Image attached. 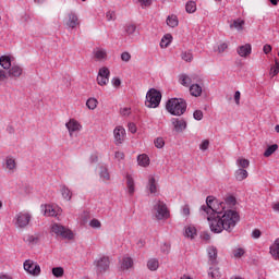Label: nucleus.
I'll return each instance as SVG.
<instances>
[{"instance_id": "09e8293b", "label": "nucleus", "mask_w": 279, "mask_h": 279, "mask_svg": "<svg viewBox=\"0 0 279 279\" xmlns=\"http://www.w3.org/2000/svg\"><path fill=\"white\" fill-rule=\"evenodd\" d=\"M154 145H155V147H157V149H162V147H165V138H162V137H157V138L154 141Z\"/></svg>"}, {"instance_id": "4c0bfd02", "label": "nucleus", "mask_w": 279, "mask_h": 279, "mask_svg": "<svg viewBox=\"0 0 279 279\" xmlns=\"http://www.w3.org/2000/svg\"><path fill=\"white\" fill-rule=\"evenodd\" d=\"M276 151H278V144H272L266 148V150L264 151V157L269 158V156H272L274 154H276Z\"/></svg>"}, {"instance_id": "603ef678", "label": "nucleus", "mask_w": 279, "mask_h": 279, "mask_svg": "<svg viewBox=\"0 0 279 279\" xmlns=\"http://www.w3.org/2000/svg\"><path fill=\"white\" fill-rule=\"evenodd\" d=\"M106 19L107 21H117V13H114V11H108L106 13Z\"/></svg>"}, {"instance_id": "a19ab883", "label": "nucleus", "mask_w": 279, "mask_h": 279, "mask_svg": "<svg viewBox=\"0 0 279 279\" xmlns=\"http://www.w3.org/2000/svg\"><path fill=\"white\" fill-rule=\"evenodd\" d=\"M235 165L239 169H247V167H250V160L245 158H238Z\"/></svg>"}, {"instance_id": "8fccbe9b", "label": "nucleus", "mask_w": 279, "mask_h": 279, "mask_svg": "<svg viewBox=\"0 0 279 279\" xmlns=\"http://www.w3.org/2000/svg\"><path fill=\"white\" fill-rule=\"evenodd\" d=\"M193 117L195 121H202L204 119V112L202 110H195Z\"/></svg>"}, {"instance_id": "a18cd8bd", "label": "nucleus", "mask_w": 279, "mask_h": 279, "mask_svg": "<svg viewBox=\"0 0 279 279\" xmlns=\"http://www.w3.org/2000/svg\"><path fill=\"white\" fill-rule=\"evenodd\" d=\"M89 226L94 229V230H100L101 228V221H99V219L97 218H93L89 221Z\"/></svg>"}, {"instance_id": "5fc2aeb1", "label": "nucleus", "mask_w": 279, "mask_h": 279, "mask_svg": "<svg viewBox=\"0 0 279 279\" xmlns=\"http://www.w3.org/2000/svg\"><path fill=\"white\" fill-rule=\"evenodd\" d=\"M27 243H29L31 245H36V243H38L39 239L36 235H28L26 239Z\"/></svg>"}, {"instance_id": "2eb2a0df", "label": "nucleus", "mask_w": 279, "mask_h": 279, "mask_svg": "<svg viewBox=\"0 0 279 279\" xmlns=\"http://www.w3.org/2000/svg\"><path fill=\"white\" fill-rule=\"evenodd\" d=\"M208 255V265H217L219 262L217 260L218 251L215 246L207 247Z\"/></svg>"}, {"instance_id": "f704fd0d", "label": "nucleus", "mask_w": 279, "mask_h": 279, "mask_svg": "<svg viewBox=\"0 0 279 279\" xmlns=\"http://www.w3.org/2000/svg\"><path fill=\"white\" fill-rule=\"evenodd\" d=\"M166 23L168 27L173 28V27H178L180 22L178 21V16L172 14V15H168Z\"/></svg>"}, {"instance_id": "473e14b6", "label": "nucleus", "mask_w": 279, "mask_h": 279, "mask_svg": "<svg viewBox=\"0 0 279 279\" xmlns=\"http://www.w3.org/2000/svg\"><path fill=\"white\" fill-rule=\"evenodd\" d=\"M94 58H96V60H106V58H108V53L106 52V49L97 48L94 50Z\"/></svg>"}, {"instance_id": "49530a36", "label": "nucleus", "mask_w": 279, "mask_h": 279, "mask_svg": "<svg viewBox=\"0 0 279 279\" xmlns=\"http://www.w3.org/2000/svg\"><path fill=\"white\" fill-rule=\"evenodd\" d=\"M278 73H279V62H278V59H276L274 66H271L270 69V75H272V77H276Z\"/></svg>"}, {"instance_id": "2f4dec72", "label": "nucleus", "mask_w": 279, "mask_h": 279, "mask_svg": "<svg viewBox=\"0 0 279 279\" xmlns=\"http://www.w3.org/2000/svg\"><path fill=\"white\" fill-rule=\"evenodd\" d=\"M185 12H187V14H195V12H197V3L193 0L187 1Z\"/></svg>"}, {"instance_id": "7c9ffc66", "label": "nucleus", "mask_w": 279, "mask_h": 279, "mask_svg": "<svg viewBox=\"0 0 279 279\" xmlns=\"http://www.w3.org/2000/svg\"><path fill=\"white\" fill-rule=\"evenodd\" d=\"M137 165L140 167H149V156H147V154L138 155Z\"/></svg>"}, {"instance_id": "4468645a", "label": "nucleus", "mask_w": 279, "mask_h": 279, "mask_svg": "<svg viewBox=\"0 0 279 279\" xmlns=\"http://www.w3.org/2000/svg\"><path fill=\"white\" fill-rule=\"evenodd\" d=\"M65 25L68 29H75L77 25H80V19L77 17V14L71 12L68 14V19L65 21Z\"/></svg>"}, {"instance_id": "6e6d98bb", "label": "nucleus", "mask_w": 279, "mask_h": 279, "mask_svg": "<svg viewBox=\"0 0 279 279\" xmlns=\"http://www.w3.org/2000/svg\"><path fill=\"white\" fill-rule=\"evenodd\" d=\"M243 254H245V250H243L242 247L235 248V250L233 251V256H234L235 258H241V256H243Z\"/></svg>"}, {"instance_id": "3c124183", "label": "nucleus", "mask_w": 279, "mask_h": 279, "mask_svg": "<svg viewBox=\"0 0 279 279\" xmlns=\"http://www.w3.org/2000/svg\"><path fill=\"white\" fill-rule=\"evenodd\" d=\"M208 147H210V141L208 140H204L201 145H199V149L202 151H206L208 149Z\"/></svg>"}, {"instance_id": "7ed1b4c3", "label": "nucleus", "mask_w": 279, "mask_h": 279, "mask_svg": "<svg viewBox=\"0 0 279 279\" xmlns=\"http://www.w3.org/2000/svg\"><path fill=\"white\" fill-rule=\"evenodd\" d=\"M32 221V213L23 210L17 213L13 218V223L19 230H25Z\"/></svg>"}, {"instance_id": "f8f14e48", "label": "nucleus", "mask_w": 279, "mask_h": 279, "mask_svg": "<svg viewBox=\"0 0 279 279\" xmlns=\"http://www.w3.org/2000/svg\"><path fill=\"white\" fill-rule=\"evenodd\" d=\"M113 136L116 145L123 144V141H125V129L123 126H117L113 130Z\"/></svg>"}, {"instance_id": "9b49d317", "label": "nucleus", "mask_w": 279, "mask_h": 279, "mask_svg": "<svg viewBox=\"0 0 279 279\" xmlns=\"http://www.w3.org/2000/svg\"><path fill=\"white\" fill-rule=\"evenodd\" d=\"M95 266L99 274H102V271H108V269L110 268V258L102 256L99 259L95 260Z\"/></svg>"}, {"instance_id": "f3484780", "label": "nucleus", "mask_w": 279, "mask_h": 279, "mask_svg": "<svg viewBox=\"0 0 279 279\" xmlns=\"http://www.w3.org/2000/svg\"><path fill=\"white\" fill-rule=\"evenodd\" d=\"M137 34H138V32L136 31V25L126 24L124 26V36H126V38H130L131 40H134L136 38Z\"/></svg>"}, {"instance_id": "338daca9", "label": "nucleus", "mask_w": 279, "mask_h": 279, "mask_svg": "<svg viewBox=\"0 0 279 279\" xmlns=\"http://www.w3.org/2000/svg\"><path fill=\"white\" fill-rule=\"evenodd\" d=\"M129 131L131 132V134H136V124L129 123Z\"/></svg>"}, {"instance_id": "69168bd1", "label": "nucleus", "mask_w": 279, "mask_h": 279, "mask_svg": "<svg viewBox=\"0 0 279 279\" xmlns=\"http://www.w3.org/2000/svg\"><path fill=\"white\" fill-rule=\"evenodd\" d=\"M120 112H121V114H122L123 117H129V114H130V108L124 107V108H122V109L120 110Z\"/></svg>"}, {"instance_id": "423d86ee", "label": "nucleus", "mask_w": 279, "mask_h": 279, "mask_svg": "<svg viewBox=\"0 0 279 279\" xmlns=\"http://www.w3.org/2000/svg\"><path fill=\"white\" fill-rule=\"evenodd\" d=\"M154 213H155V218L158 221L169 219L170 217L169 208H167V204H165V202L162 201L156 202V204L154 205Z\"/></svg>"}, {"instance_id": "412c9836", "label": "nucleus", "mask_w": 279, "mask_h": 279, "mask_svg": "<svg viewBox=\"0 0 279 279\" xmlns=\"http://www.w3.org/2000/svg\"><path fill=\"white\" fill-rule=\"evenodd\" d=\"M120 267L123 271L132 269L134 267V259L130 256H124L120 262Z\"/></svg>"}, {"instance_id": "c9c22d12", "label": "nucleus", "mask_w": 279, "mask_h": 279, "mask_svg": "<svg viewBox=\"0 0 279 279\" xmlns=\"http://www.w3.org/2000/svg\"><path fill=\"white\" fill-rule=\"evenodd\" d=\"M147 267H148L149 271H157L158 267H160V263L158 262L157 258H150L147 262Z\"/></svg>"}, {"instance_id": "79ce46f5", "label": "nucleus", "mask_w": 279, "mask_h": 279, "mask_svg": "<svg viewBox=\"0 0 279 279\" xmlns=\"http://www.w3.org/2000/svg\"><path fill=\"white\" fill-rule=\"evenodd\" d=\"M99 101L96 98H88L86 101V107L88 110H95Z\"/></svg>"}, {"instance_id": "39448f33", "label": "nucleus", "mask_w": 279, "mask_h": 279, "mask_svg": "<svg viewBox=\"0 0 279 279\" xmlns=\"http://www.w3.org/2000/svg\"><path fill=\"white\" fill-rule=\"evenodd\" d=\"M162 100V94L156 88H151L146 94V108H158L160 101Z\"/></svg>"}, {"instance_id": "de8ad7c7", "label": "nucleus", "mask_w": 279, "mask_h": 279, "mask_svg": "<svg viewBox=\"0 0 279 279\" xmlns=\"http://www.w3.org/2000/svg\"><path fill=\"white\" fill-rule=\"evenodd\" d=\"M228 49V44L227 43H220L218 44L217 48H215V51L217 53H223Z\"/></svg>"}, {"instance_id": "20e7f679", "label": "nucleus", "mask_w": 279, "mask_h": 279, "mask_svg": "<svg viewBox=\"0 0 279 279\" xmlns=\"http://www.w3.org/2000/svg\"><path fill=\"white\" fill-rule=\"evenodd\" d=\"M50 234H52V236H60L61 239H68L69 241L73 240L74 234L73 231H71V229L60 225V223H52L50 227Z\"/></svg>"}, {"instance_id": "0e129e2a", "label": "nucleus", "mask_w": 279, "mask_h": 279, "mask_svg": "<svg viewBox=\"0 0 279 279\" xmlns=\"http://www.w3.org/2000/svg\"><path fill=\"white\" fill-rule=\"evenodd\" d=\"M263 51H264V53H271V45H269V44H266V45H264V47H263Z\"/></svg>"}, {"instance_id": "a211bd4d", "label": "nucleus", "mask_w": 279, "mask_h": 279, "mask_svg": "<svg viewBox=\"0 0 279 279\" xmlns=\"http://www.w3.org/2000/svg\"><path fill=\"white\" fill-rule=\"evenodd\" d=\"M126 191L131 196L134 195L136 191L134 177L130 173L126 174Z\"/></svg>"}, {"instance_id": "1a4fd4ad", "label": "nucleus", "mask_w": 279, "mask_h": 279, "mask_svg": "<svg viewBox=\"0 0 279 279\" xmlns=\"http://www.w3.org/2000/svg\"><path fill=\"white\" fill-rule=\"evenodd\" d=\"M24 269L31 276H38L40 274V265H38L37 263H35L32 259H26L24 262Z\"/></svg>"}, {"instance_id": "393cba45", "label": "nucleus", "mask_w": 279, "mask_h": 279, "mask_svg": "<svg viewBox=\"0 0 279 279\" xmlns=\"http://www.w3.org/2000/svg\"><path fill=\"white\" fill-rule=\"evenodd\" d=\"M12 57L10 56H1L0 57V66L4 69L5 71L10 70L12 68Z\"/></svg>"}, {"instance_id": "bf43d9fd", "label": "nucleus", "mask_w": 279, "mask_h": 279, "mask_svg": "<svg viewBox=\"0 0 279 279\" xmlns=\"http://www.w3.org/2000/svg\"><path fill=\"white\" fill-rule=\"evenodd\" d=\"M153 1L154 0H138L142 8H149V5H151Z\"/></svg>"}, {"instance_id": "c03bdc74", "label": "nucleus", "mask_w": 279, "mask_h": 279, "mask_svg": "<svg viewBox=\"0 0 279 279\" xmlns=\"http://www.w3.org/2000/svg\"><path fill=\"white\" fill-rule=\"evenodd\" d=\"M52 275L54 276V278H62V276H64V268L62 267L52 268Z\"/></svg>"}, {"instance_id": "9d476101", "label": "nucleus", "mask_w": 279, "mask_h": 279, "mask_svg": "<svg viewBox=\"0 0 279 279\" xmlns=\"http://www.w3.org/2000/svg\"><path fill=\"white\" fill-rule=\"evenodd\" d=\"M171 124L173 126L174 132H177L178 134H182V132H184V130H186L187 128L186 120L182 118H172Z\"/></svg>"}, {"instance_id": "ea45409f", "label": "nucleus", "mask_w": 279, "mask_h": 279, "mask_svg": "<svg viewBox=\"0 0 279 279\" xmlns=\"http://www.w3.org/2000/svg\"><path fill=\"white\" fill-rule=\"evenodd\" d=\"M5 169L13 171L16 169V161L12 157H7L5 159Z\"/></svg>"}, {"instance_id": "37998d69", "label": "nucleus", "mask_w": 279, "mask_h": 279, "mask_svg": "<svg viewBox=\"0 0 279 279\" xmlns=\"http://www.w3.org/2000/svg\"><path fill=\"white\" fill-rule=\"evenodd\" d=\"M181 60H184V62H193V52H191V50L183 51L181 53Z\"/></svg>"}, {"instance_id": "c85d7f7f", "label": "nucleus", "mask_w": 279, "mask_h": 279, "mask_svg": "<svg viewBox=\"0 0 279 279\" xmlns=\"http://www.w3.org/2000/svg\"><path fill=\"white\" fill-rule=\"evenodd\" d=\"M247 170L243 169V168H239L235 172H234V177L235 180H238V182H243V180L247 179Z\"/></svg>"}, {"instance_id": "0eeeda50", "label": "nucleus", "mask_w": 279, "mask_h": 279, "mask_svg": "<svg viewBox=\"0 0 279 279\" xmlns=\"http://www.w3.org/2000/svg\"><path fill=\"white\" fill-rule=\"evenodd\" d=\"M40 208L45 217H57V219H60V215H62V208L56 205H41Z\"/></svg>"}, {"instance_id": "680f3d73", "label": "nucleus", "mask_w": 279, "mask_h": 279, "mask_svg": "<svg viewBox=\"0 0 279 279\" xmlns=\"http://www.w3.org/2000/svg\"><path fill=\"white\" fill-rule=\"evenodd\" d=\"M234 101H235L236 106H239V104H241V92L236 90L234 93Z\"/></svg>"}, {"instance_id": "bb28decb", "label": "nucleus", "mask_w": 279, "mask_h": 279, "mask_svg": "<svg viewBox=\"0 0 279 279\" xmlns=\"http://www.w3.org/2000/svg\"><path fill=\"white\" fill-rule=\"evenodd\" d=\"M207 276L210 279H220L221 278V270L219 267H209L207 270Z\"/></svg>"}, {"instance_id": "cd10ccee", "label": "nucleus", "mask_w": 279, "mask_h": 279, "mask_svg": "<svg viewBox=\"0 0 279 279\" xmlns=\"http://www.w3.org/2000/svg\"><path fill=\"white\" fill-rule=\"evenodd\" d=\"M19 21H20V25L25 27V29H29V25L32 23V16H29V14L27 13L22 14Z\"/></svg>"}, {"instance_id": "72a5a7b5", "label": "nucleus", "mask_w": 279, "mask_h": 279, "mask_svg": "<svg viewBox=\"0 0 279 279\" xmlns=\"http://www.w3.org/2000/svg\"><path fill=\"white\" fill-rule=\"evenodd\" d=\"M172 40H173V36H171V34H166L160 41L161 49H167V47L171 45Z\"/></svg>"}, {"instance_id": "ddd939ff", "label": "nucleus", "mask_w": 279, "mask_h": 279, "mask_svg": "<svg viewBox=\"0 0 279 279\" xmlns=\"http://www.w3.org/2000/svg\"><path fill=\"white\" fill-rule=\"evenodd\" d=\"M65 128L69 131L70 136H73L74 132H80L82 130V124L75 119H70L69 122L65 123Z\"/></svg>"}, {"instance_id": "4be33fe9", "label": "nucleus", "mask_w": 279, "mask_h": 279, "mask_svg": "<svg viewBox=\"0 0 279 279\" xmlns=\"http://www.w3.org/2000/svg\"><path fill=\"white\" fill-rule=\"evenodd\" d=\"M238 56L241 58H247L252 53V45L246 44L243 46L238 47Z\"/></svg>"}, {"instance_id": "e433bc0d", "label": "nucleus", "mask_w": 279, "mask_h": 279, "mask_svg": "<svg viewBox=\"0 0 279 279\" xmlns=\"http://www.w3.org/2000/svg\"><path fill=\"white\" fill-rule=\"evenodd\" d=\"M243 25H245V21L238 19V20H234L232 24H230V28L236 29L238 32H242Z\"/></svg>"}, {"instance_id": "a878e982", "label": "nucleus", "mask_w": 279, "mask_h": 279, "mask_svg": "<svg viewBox=\"0 0 279 279\" xmlns=\"http://www.w3.org/2000/svg\"><path fill=\"white\" fill-rule=\"evenodd\" d=\"M269 250L272 258H275V260H279V238L275 240Z\"/></svg>"}, {"instance_id": "864d4df0", "label": "nucleus", "mask_w": 279, "mask_h": 279, "mask_svg": "<svg viewBox=\"0 0 279 279\" xmlns=\"http://www.w3.org/2000/svg\"><path fill=\"white\" fill-rule=\"evenodd\" d=\"M121 60L122 62H130V60H132V54H130L128 51H124L121 53Z\"/></svg>"}, {"instance_id": "6ab92c4d", "label": "nucleus", "mask_w": 279, "mask_h": 279, "mask_svg": "<svg viewBox=\"0 0 279 279\" xmlns=\"http://www.w3.org/2000/svg\"><path fill=\"white\" fill-rule=\"evenodd\" d=\"M60 193L65 202H71V199H73V191H71L69 186L64 184L60 185Z\"/></svg>"}, {"instance_id": "6e6552de", "label": "nucleus", "mask_w": 279, "mask_h": 279, "mask_svg": "<svg viewBox=\"0 0 279 279\" xmlns=\"http://www.w3.org/2000/svg\"><path fill=\"white\" fill-rule=\"evenodd\" d=\"M110 82V70L106 66L100 68L97 75V84L106 86Z\"/></svg>"}, {"instance_id": "aec40b11", "label": "nucleus", "mask_w": 279, "mask_h": 279, "mask_svg": "<svg viewBox=\"0 0 279 279\" xmlns=\"http://www.w3.org/2000/svg\"><path fill=\"white\" fill-rule=\"evenodd\" d=\"M98 175L102 182H108L110 180V172L106 165H100L98 168Z\"/></svg>"}, {"instance_id": "4d7b16f0", "label": "nucleus", "mask_w": 279, "mask_h": 279, "mask_svg": "<svg viewBox=\"0 0 279 279\" xmlns=\"http://www.w3.org/2000/svg\"><path fill=\"white\" fill-rule=\"evenodd\" d=\"M8 80V74L4 72V70L0 69V85L5 84Z\"/></svg>"}, {"instance_id": "774afa93", "label": "nucleus", "mask_w": 279, "mask_h": 279, "mask_svg": "<svg viewBox=\"0 0 279 279\" xmlns=\"http://www.w3.org/2000/svg\"><path fill=\"white\" fill-rule=\"evenodd\" d=\"M112 85L116 86V88H119L121 86V80L120 78H113Z\"/></svg>"}, {"instance_id": "052dcab7", "label": "nucleus", "mask_w": 279, "mask_h": 279, "mask_svg": "<svg viewBox=\"0 0 279 279\" xmlns=\"http://www.w3.org/2000/svg\"><path fill=\"white\" fill-rule=\"evenodd\" d=\"M114 158L116 160H123V158H125V154H123V151H116Z\"/></svg>"}, {"instance_id": "58836bf2", "label": "nucleus", "mask_w": 279, "mask_h": 279, "mask_svg": "<svg viewBox=\"0 0 279 279\" xmlns=\"http://www.w3.org/2000/svg\"><path fill=\"white\" fill-rule=\"evenodd\" d=\"M185 236H187V239H195V236H197V229H195L193 226L186 227Z\"/></svg>"}, {"instance_id": "e2e57ef3", "label": "nucleus", "mask_w": 279, "mask_h": 279, "mask_svg": "<svg viewBox=\"0 0 279 279\" xmlns=\"http://www.w3.org/2000/svg\"><path fill=\"white\" fill-rule=\"evenodd\" d=\"M260 234H262L260 230L255 229V230H253V232H252V238H253V239H260Z\"/></svg>"}, {"instance_id": "b1692460", "label": "nucleus", "mask_w": 279, "mask_h": 279, "mask_svg": "<svg viewBox=\"0 0 279 279\" xmlns=\"http://www.w3.org/2000/svg\"><path fill=\"white\" fill-rule=\"evenodd\" d=\"M179 83L181 84V86L189 88L191 87V84H193V78L191 77V75L183 73L179 75Z\"/></svg>"}, {"instance_id": "dca6fc26", "label": "nucleus", "mask_w": 279, "mask_h": 279, "mask_svg": "<svg viewBox=\"0 0 279 279\" xmlns=\"http://www.w3.org/2000/svg\"><path fill=\"white\" fill-rule=\"evenodd\" d=\"M146 189L151 195H156V193H158V181H156V177L151 174L148 177Z\"/></svg>"}, {"instance_id": "f257e3e1", "label": "nucleus", "mask_w": 279, "mask_h": 279, "mask_svg": "<svg viewBox=\"0 0 279 279\" xmlns=\"http://www.w3.org/2000/svg\"><path fill=\"white\" fill-rule=\"evenodd\" d=\"M236 206V197L229 195L221 202L215 196H207L206 204L201 206L199 213L203 217H207L209 228L215 234H221L222 230L232 232L236 228V223L241 221V216L234 209Z\"/></svg>"}, {"instance_id": "c756f323", "label": "nucleus", "mask_w": 279, "mask_h": 279, "mask_svg": "<svg viewBox=\"0 0 279 279\" xmlns=\"http://www.w3.org/2000/svg\"><path fill=\"white\" fill-rule=\"evenodd\" d=\"M203 88L199 84H192L190 85V94L192 97H201Z\"/></svg>"}, {"instance_id": "5701e85b", "label": "nucleus", "mask_w": 279, "mask_h": 279, "mask_svg": "<svg viewBox=\"0 0 279 279\" xmlns=\"http://www.w3.org/2000/svg\"><path fill=\"white\" fill-rule=\"evenodd\" d=\"M9 75L11 77H21L23 75V68L19 64H13L9 69Z\"/></svg>"}, {"instance_id": "f03ea898", "label": "nucleus", "mask_w": 279, "mask_h": 279, "mask_svg": "<svg viewBox=\"0 0 279 279\" xmlns=\"http://www.w3.org/2000/svg\"><path fill=\"white\" fill-rule=\"evenodd\" d=\"M186 100L182 98H171L166 104V110L173 117H182L186 112Z\"/></svg>"}, {"instance_id": "13d9d810", "label": "nucleus", "mask_w": 279, "mask_h": 279, "mask_svg": "<svg viewBox=\"0 0 279 279\" xmlns=\"http://www.w3.org/2000/svg\"><path fill=\"white\" fill-rule=\"evenodd\" d=\"M181 214L183 215V217H189V215H191V208L189 207V205H184L182 207Z\"/></svg>"}]
</instances>
